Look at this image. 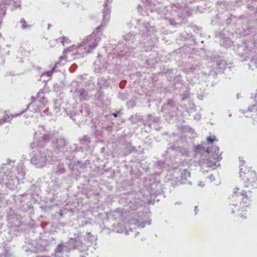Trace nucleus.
Masks as SVG:
<instances>
[{
  "label": "nucleus",
  "instance_id": "obj_5",
  "mask_svg": "<svg viewBox=\"0 0 257 257\" xmlns=\"http://www.w3.org/2000/svg\"><path fill=\"white\" fill-rule=\"evenodd\" d=\"M32 102L27 106V109L34 112H40L42 108L45 106L47 102V100L44 96V92L41 90L37 94V97H32Z\"/></svg>",
  "mask_w": 257,
  "mask_h": 257
},
{
  "label": "nucleus",
  "instance_id": "obj_45",
  "mask_svg": "<svg viewBox=\"0 0 257 257\" xmlns=\"http://www.w3.org/2000/svg\"><path fill=\"white\" fill-rule=\"evenodd\" d=\"M112 2V0H106V2L104 3H107V5L108 4H110Z\"/></svg>",
  "mask_w": 257,
  "mask_h": 257
},
{
  "label": "nucleus",
  "instance_id": "obj_55",
  "mask_svg": "<svg viewBox=\"0 0 257 257\" xmlns=\"http://www.w3.org/2000/svg\"><path fill=\"white\" fill-rule=\"evenodd\" d=\"M1 36H2V35H1V34H0V38L1 37Z\"/></svg>",
  "mask_w": 257,
  "mask_h": 257
},
{
  "label": "nucleus",
  "instance_id": "obj_43",
  "mask_svg": "<svg viewBox=\"0 0 257 257\" xmlns=\"http://www.w3.org/2000/svg\"><path fill=\"white\" fill-rule=\"evenodd\" d=\"M0 257H11V256L8 254H2V255H0Z\"/></svg>",
  "mask_w": 257,
  "mask_h": 257
},
{
  "label": "nucleus",
  "instance_id": "obj_23",
  "mask_svg": "<svg viewBox=\"0 0 257 257\" xmlns=\"http://www.w3.org/2000/svg\"><path fill=\"white\" fill-rule=\"evenodd\" d=\"M63 249V245L62 244H59L58 245L57 248L55 249L56 252H58V253H60L61 252H62Z\"/></svg>",
  "mask_w": 257,
  "mask_h": 257
},
{
  "label": "nucleus",
  "instance_id": "obj_18",
  "mask_svg": "<svg viewBox=\"0 0 257 257\" xmlns=\"http://www.w3.org/2000/svg\"><path fill=\"white\" fill-rule=\"evenodd\" d=\"M20 23L22 24L21 27L23 30L30 29L32 27L31 25L27 24L24 18L21 19Z\"/></svg>",
  "mask_w": 257,
  "mask_h": 257
},
{
  "label": "nucleus",
  "instance_id": "obj_13",
  "mask_svg": "<svg viewBox=\"0 0 257 257\" xmlns=\"http://www.w3.org/2000/svg\"><path fill=\"white\" fill-rule=\"evenodd\" d=\"M123 146H124V150L123 151L122 154L124 156L132 153L135 150V148L133 147L130 143L125 142L123 143Z\"/></svg>",
  "mask_w": 257,
  "mask_h": 257
},
{
  "label": "nucleus",
  "instance_id": "obj_30",
  "mask_svg": "<svg viewBox=\"0 0 257 257\" xmlns=\"http://www.w3.org/2000/svg\"><path fill=\"white\" fill-rule=\"evenodd\" d=\"M146 223H147V222H145V221L144 222H142L141 223H138V226L139 227H141L142 228H144L145 226V225L146 224Z\"/></svg>",
  "mask_w": 257,
  "mask_h": 257
},
{
  "label": "nucleus",
  "instance_id": "obj_2",
  "mask_svg": "<svg viewBox=\"0 0 257 257\" xmlns=\"http://www.w3.org/2000/svg\"><path fill=\"white\" fill-rule=\"evenodd\" d=\"M31 148L33 150L31 163L37 168H42L53 162L52 152L46 149L44 146L36 144V141L31 144Z\"/></svg>",
  "mask_w": 257,
  "mask_h": 257
},
{
  "label": "nucleus",
  "instance_id": "obj_36",
  "mask_svg": "<svg viewBox=\"0 0 257 257\" xmlns=\"http://www.w3.org/2000/svg\"><path fill=\"white\" fill-rule=\"evenodd\" d=\"M208 178H209L211 182L214 180V177L212 174L208 176Z\"/></svg>",
  "mask_w": 257,
  "mask_h": 257
},
{
  "label": "nucleus",
  "instance_id": "obj_34",
  "mask_svg": "<svg viewBox=\"0 0 257 257\" xmlns=\"http://www.w3.org/2000/svg\"><path fill=\"white\" fill-rule=\"evenodd\" d=\"M216 160H217V161H220L222 158L221 157V154L218 155V154H216V157H214Z\"/></svg>",
  "mask_w": 257,
  "mask_h": 257
},
{
  "label": "nucleus",
  "instance_id": "obj_14",
  "mask_svg": "<svg viewBox=\"0 0 257 257\" xmlns=\"http://www.w3.org/2000/svg\"><path fill=\"white\" fill-rule=\"evenodd\" d=\"M2 115H0V124H2L4 122L9 121L12 119V118L15 116H17L18 114H15L14 115H10L7 111H4L2 113Z\"/></svg>",
  "mask_w": 257,
  "mask_h": 257
},
{
  "label": "nucleus",
  "instance_id": "obj_16",
  "mask_svg": "<svg viewBox=\"0 0 257 257\" xmlns=\"http://www.w3.org/2000/svg\"><path fill=\"white\" fill-rule=\"evenodd\" d=\"M65 59V57L64 56H62L59 57V61L57 63H55V66L53 67L52 69L50 71H47L43 73V75H44L46 74L48 76H51L52 75L53 72L55 71V69L56 67V66L60 63L63 60Z\"/></svg>",
  "mask_w": 257,
  "mask_h": 257
},
{
  "label": "nucleus",
  "instance_id": "obj_51",
  "mask_svg": "<svg viewBox=\"0 0 257 257\" xmlns=\"http://www.w3.org/2000/svg\"><path fill=\"white\" fill-rule=\"evenodd\" d=\"M87 234L88 235H90V234H91V233H90V232H87Z\"/></svg>",
  "mask_w": 257,
  "mask_h": 257
},
{
  "label": "nucleus",
  "instance_id": "obj_52",
  "mask_svg": "<svg viewBox=\"0 0 257 257\" xmlns=\"http://www.w3.org/2000/svg\"><path fill=\"white\" fill-rule=\"evenodd\" d=\"M50 24H49V25H48V29L50 28Z\"/></svg>",
  "mask_w": 257,
  "mask_h": 257
},
{
  "label": "nucleus",
  "instance_id": "obj_42",
  "mask_svg": "<svg viewBox=\"0 0 257 257\" xmlns=\"http://www.w3.org/2000/svg\"><path fill=\"white\" fill-rule=\"evenodd\" d=\"M198 211V209L197 208V206H195V208H194L195 214H196L197 213Z\"/></svg>",
  "mask_w": 257,
  "mask_h": 257
},
{
  "label": "nucleus",
  "instance_id": "obj_22",
  "mask_svg": "<svg viewBox=\"0 0 257 257\" xmlns=\"http://www.w3.org/2000/svg\"><path fill=\"white\" fill-rule=\"evenodd\" d=\"M204 164H206L207 167L215 168L216 164L215 162H211L208 159L204 160Z\"/></svg>",
  "mask_w": 257,
  "mask_h": 257
},
{
  "label": "nucleus",
  "instance_id": "obj_4",
  "mask_svg": "<svg viewBox=\"0 0 257 257\" xmlns=\"http://www.w3.org/2000/svg\"><path fill=\"white\" fill-rule=\"evenodd\" d=\"M240 177L244 181L245 187H257V177L255 172L245 167H241L239 171Z\"/></svg>",
  "mask_w": 257,
  "mask_h": 257
},
{
  "label": "nucleus",
  "instance_id": "obj_7",
  "mask_svg": "<svg viewBox=\"0 0 257 257\" xmlns=\"http://www.w3.org/2000/svg\"><path fill=\"white\" fill-rule=\"evenodd\" d=\"M79 237V233L78 234L77 236L75 238H70L69 240L67 242L65 247L68 250L78 249L79 250H83L85 248V245L82 241L78 238Z\"/></svg>",
  "mask_w": 257,
  "mask_h": 257
},
{
  "label": "nucleus",
  "instance_id": "obj_46",
  "mask_svg": "<svg viewBox=\"0 0 257 257\" xmlns=\"http://www.w3.org/2000/svg\"><path fill=\"white\" fill-rule=\"evenodd\" d=\"M142 6L141 5H139L138 7V11L140 12V10H142Z\"/></svg>",
  "mask_w": 257,
  "mask_h": 257
},
{
  "label": "nucleus",
  "instance_id": "obj_29",
  "mask_svg": "<svg viewBox=\"0 0 257 257\" xmlns=\"http://www.w3.org/2000/svg\"><path fill=\"white\" fill-rule=\"evenodd\" d=\"M133 37V36L131 34H126V35H125L124 36V38L126 41H128V40H131L132 39L131 37Z\"/></svg>",
  "mask_w": 257,
  "mask_h": 257
},
{
  "label": "nucleus",
  "instance_id": "obj_39",
  "mask_svg": "<svg viewBox=\"0 0 257 257\" xmlns=\"http://www.w3.org/2000/svg\"><path fill=\"white\" fill-rule=\"evenodd\" d=\"M120 113V111H118L117 112H113L112 113V115L114 116V117H117L118 116V114Z\"/></svg>",
  "mask_w": 257,
  "mask_h": 257
},
{
  "label": "nucleus",
  "instance_id": "obj_3",
  "mask_svg": "<svg viewBox=\"0 0 257 257\" xmlns=\"http://www.w3.org/2000/svg\"><path fill=\"white\" fill-rule=\"evenodd\" d=\"M110 10L107 5V3L104 4L103 10V19L101 25L97 27L95 32H94L91 35L88 36L86 39L83 41L81 46H85L84 49L87 53L91 52L97 46L100 40V34L99 30L101 28L105 26L108 22L110 18Z\"/></svg>",
  "mask_w": 257,
  "mask_h": 257
},
{
  "label": "nucleus",
  "instance_id": "obj_25",
  "mask_svg": "<svg viewBox=\"0 0 257 257\" xmlns=\"http://www.w3.org/2000/svg\"><path fill=\"white\" fill-rule=\"evenodd\" d=\"M21 7V3L20 2H14L13 6H12V10H16V9L20 8Z\"/></svg>",
  "mask_w": 257,
  "mask_h": 257
},
{
  "label": "nucleus",
  "instance_id": "obj_28",
  "mask_svg": "<svg viewBox=\"0 0 257 257\" xmlns=\"http://www.w3.org/2000/svg\"><path fill=\"white\" fill-rule=\"evenodd\" d=\"M148 116L150 117V121H153L154 122H157L159 120L158 117H152L151 115H148Z\"/></svg>",
  "mask_w": 257,
  "mask_h": 257
},
{
  "label": "nucleus",
  "instance_id": "obj_19",
  "mask_svg": "<svg viewBox=\"0 0 257 257\" xmlns=\"http://www.w3.org/2000/svg\"><path fill=\"white\" fill-rule=\"evenodd\" d=\"M236 201L240 202V203L242 204L243 206H247L250 202V199L249 197H244L242 199H235Z\"/></svg>",
  "mask_w": 257,
  "mask_h": 257
},
{
  "label": "nucleus",
  "instance_id": "obj_15",
  "mask_svg": "<svg viewBox=\"0 0 257 257\" xmlns=\"http://www.w3.org/2000/svg\"><path fill=\"white\" fill-rule=\"evenodd\" d=\"M216 68L218 72H222L226 68V61L223 60H219L216 62Z\"/></svg>",
  "mask_w": 257,
  "mask_h": 257
},
{
  "label": "nucleus",
  "instance_id": "obj_32",
  "mask_svg": "<svg viewBox=\"0 0 257 257\" xmlns=\"http://www.w3.org/2000/svg\"><path fill=\"white\" fill-rule=\"evenodd\" d=\"M214 140H215V139H212L210 137H208L206 139L207 142L209 143H213L214 142Z\"/></svg>",
  "mask_w": 257,
  "mask_h": 257
},
{
  "label": "nucleus",
  "instance_id": "obj_12",
  "mask_svg": "<svg viewBox=\"0 0 257 257\" xmlns=\"http://www.w3.org/2000/svg\"><path fill=\"white\" fill-rule=\"evenodd\" d=\"M180 183L185 184L187 182L188 178L190 177V173L187 169L181 170L180 169Z\"/></svg>",
  "mask_w": 257,
  "mask_h": 257
},
{
  "label": "nucleus",
  "instance_id": "obj_26",
  "mask_svg": "<svg viewBox=\"0 0 257 257\" xmlns=\"http://www.w3.org/2000/svg\"><path fill=\"white\" fill-rule=\"evenodd\" d=\"M196 69L195 67H190L189 68L184 69V71L186 73H192Z\"/></svg>",
  "mask_w": 257,
  "mask_h": 257
},
{
  "label": "nucleus",
  "instance_id": "obj_37",
  "mask_svg": "<svg viewBox=\"0 0 257 257\" xmlns=\"http://www.w3.org/2000/svg\"><path fill=\"white\" fill-rule=\"evenodd\" d=\"M169 24L171 26H176V23L174 22L172 20H169Z\"/></svg>",
  "mask_w": 257,
  "mask_h": 257
},
{
  "label": "nucleus",
  "instance_id": "obj_35",
  "mask_svg": "<svg viewBox=\"0 0 257 257\" xmlns=\"http://www.w3.org/2000/svg\"><path fill=\"white\" fill-rule=\"evenodd\" d=\"M149 26V24H144V26L145 28V31H146V32H148L149 31V28H148V26Z\"/></svg>",
  "mask_w": 257,
  "mask_h": 257
},
{
  "label": "nucleus",
  "instance_id": "obj_50",
  "mask_svg": "<svg viewBox=\"0 0 257 257\" xmlns=\"http://www.w3.org/2000/svg\"><path fill=\"white\" fill-rule=\"evenodd\" d=\"M231 213H233L234 212V210L233 208H231Z\"/></svg>",
  "mask_w": 257,
  "mask_h": 257
},
{
  "label": "nucleus",
  "instance_id": "obj_31",
  "mask_svg": "<svg viewBox=\"0 0 257 257\" xmlns=\"http://www.w3.org/2000/svg\"><path fill=\"white\" fill-rule=\"evenodd\" d=\"M202 149V147L201 145H197L195 147L194 151L195 152H198L199 150H201Z\"/></svg>",
  "mask_w": 257,
  "mask_h": 257
},
{
  "label": "nucleus",
  "instance_id": "obj_24",
  "mask_svg": "<svg viewBox=\"0 0 257 257\" xmlns=\"http://www.w3.org/2000/svg\"><path fill=\"white\" fill-rule=\"evenodd\" d=\"M77 47L76 45L72 46L68 48L67 50H64L63 51V54H66L67 52H71L73 51V49H76Z\"/></svg>",
  "mask_w": 257,
  "mask_h": 257
},
{
  "label": "nucleus",
  "instance_id": "obj_6",
  "mask_svg": "<svg viewBox=\"0 0 257 257\" xmlns=\"http://www.w3.org/2000/svg\"><path fill=\"white\" fill-rule=\"evenodd\" d=\"M90 113L91 111L89 106L84 104L81 106L80 113L75 114L71 118L77 123L83 122L86 120V117L89 116Z\"/></svg>",
  "mask_w": 257,
  "mask_h": 257
},
{
  "label": "nucleus",
  "instance_id": "obj_48",
  "mask_svg": "<svg viewBox=\"0 0 257 257\" xmlns=\"http://www.w3.org/2000/svg\"><path fill=\"white\" fill-rule=\"evenodd\" d=\"M199 185L200 186L203 187L204 185L203 184H202V183H200Z\"/></svg>",
  "mask_w": 257,
  "mask_h": 257
},
{
  "label": "nucleus",
  "instance_id": "obj_44",
  "mask_svg": "<svg viewBox=\"0 0 257 257\" xmlns=\"http://www.w3.org/2000/svg\"><path fill=\"white\" fill-rule=\"evenodd\" d=\"M229 205H230V207H231V206H234L235 207H237V203H236V204H233V203L231 204V203H230Z\"/></svg>",
  "mask_w": 257,
  "mask_h": 257
},
{
  "label": "nucleus",
  "instance_id": "obj_38",
  "mask_svg": "<svg viewBox=\"0 0 257 257\" xmlns=\"http://www.w3.org/2000/svg\"><path fill=\"white\" fill-rule=\"evenodd\" d=\"M239 160L240 162H241V164H240V167L244 166V164L245 163V162L242 160V159L241 157L239 158Z\"/></svg>",
  "mask_w": 257,
  "mask_h": 257
},
{
  "label": "nucleus",
  "instance_id": "obj_1",
  "mask_svg": "<svg viewBox=\"0 0 257 257\" xmlns=\"http://www.w3.org/2000/svg\"><path fill=\"white\" fill-rule=\"evenodd\" d=\"M15 162V160L8 159L7 163L3 164L0 167V172L4 173L3 176V182L1 183H5L7 187L10 189L16 188L25 175L23 166L21 164H19L16 170H14L13 171H9L8 165H10L11 162L14 163Z\"/></svg>",
  "mask_w": 257,
  "mask_h": 257
},
{
  "label": "nucleus",
  "instance_id": "obj_21",
  "mask_svg": "<svg viewBox=\"0 0 257 257\" xmlns=\"http://www.w3.org/2000/svg\"><path fill=\"white\" fill-rule=\"evenodd\" d=\"M81 144L87 145L90 142V138L87 136H84L83 138L80 140Z\"/></svg>",
  "mask_w": 257,
  "mask_h": 257
},
{
  "label": "nucleus",
  "instance_id": "obj_11",
  "mask_svg": "<svg viewBox=\"0 0 257 257\" xmlns=\"http://www.w3.org/2000/svg\"><path fill=\"white\" fill-rule=\"evenodd\" d=\"M239 190L238 188H235L233 190V194L232 195V198H234L235 199H242L244 197H248L246 194V192L245 191H242L241 193H238V191Z\"/></svg>",
  "mask_w": 257,
  "mask_h": 257
},
{
  "label": "nucleus",
  "instance_id": "obj_53",
  "mask_svg": "<svg viewBox=\"0 0 257 257\" xmlns=\"http://www.w3.org/2000/svg\"><path fill=\"white\" fill-rule=\"evenodd\" d=\"M75 54H76V53H75ZM71 54V55H73V54H74V53H71V54Z\"/></svg>",
  "mask_w": 257,
  "mask_h": 257
},
{
  "label": "nucleus",
  "instance_id": "obj_27",
  "mask_svg": "<svg viewBox=\"0 0 257 257\" xmlns=\"http://www.w3.org/2000/svg\"><path fill=\"white\" fill-rule=\"evenodd\" d=\"M61 43L63 44V45H65V43L68 44L69 42V39L68 38L65 37H63L62 38H60Z\"/></svg>",
  "mask_w": 257,
  "mask_h": 257
},
{
  "label": "nucleus",
  "instance_id": "obj_41",
  "mask_svg": "<svg viewBox=\"0 0 257 257\" xmlns=\"http://www.w3.org/2000/svg\"><path fill=\"white\" fill-rule=\"evenodd\" d=\"M64 172V168L60 169V170L57 171V173H63Z\"/></svg>",
  "mask_w": 257,
  "mask_h": 257
},
{
  "label": "nucleus",
  "instance_id": "obj_33",
  "mask_svg": "<svg viewBox=\"0 0 257 257\" xmlns=\"http://www.w3.org/2000/svg\"><path fill=\"white\" fill-rule=\"evenodd\" d=\"M55 257H63L62 255V252H61L60 253H58V252H55L54 254Z\"/></svg>",
  "mask_w": 257,
  "mask_h": 257
},
{
  "label": "nucleus",
  "instance_id": "obj_40",
  "mask_svg": "<svg viewBox=\"0 0 257 257\" xmlns=\"http://www.w3.org/2000/svg\"><path fill=\"white\" fill-rule=\"evenodd\" d=\"M255 62L254 60H251L250 63L249 64V66H251L253 64H255Z\"/></svg>",
  "mask_w": 257,
  "mask_h": 257
},
{
  "label": "nucleus",
  "instance_id": "obj_49",
  "mask_svg": "<svg viewBox=\"0 0 257 257\" xmlns=\"http://www.w3.org/2000/svg\"><path fill=\"white\" fill-rule=\"evenodd\" d=\"M181 204V202H176L175 203V204Z\"/></svg>",
  "mask_w": 257,
  "mask_h": 257
},
{
  "label": "nucleus",
  "instance_id": "obj_10",
  "mask_svg": "<svg viewBox=\"0 0 257 257\" xmlns=\"http://www.w3.org/2000/svg\"><path fill=\"white\" fill-rule=\"evenodd\" d=\"M66 142L63 138H59L53 143V147L55 151H59L61 148L66 145Z\"/></svg>",
  "mask_w": 257,
  "mask_h": 257
},
{
  "label": "nucleus",
  "instance_id": "obj_20",
  "mask_svg": "<svg viewBox=\"0 0 257 257\" xmlns=\"http://www.w3.org/2000/svg\"><path fill=\"white\" fill-rule=\"evenodd\" d=\"M8 203V200L5 199V194H0V207H2Z\"/></svg>",
  "mask_w": 257,
  "mask_h": 257
},
{
  "label": "nucleus",
  "instance_id": "obj_8",
  "mask_svg": "<svg viewBox=\"0 0 257 257\" xmlns=\"http://www.w3.org/2000/svg\"><path fill=\"white\" fill-rule=\"evenodd\" d=\"M241 47L245 48L246 50L244 53L247 54L248 52L257 49V40L256 41L253 40L246 41Z\"/></svg>",
  "mask_w": 257,
  "mask_h": 257
},
{
  "label": "nucleus",
  "instance_id": "obj_47",
  "mask_svg": "<svg viewBox=\"0 0 257 257\" xmlns=\"http://www.w3.org/2000/svg\"><path fill=\"white\" fill-rule=\"evenodd\" d=\"M231 45V41H228V45H227V46H229V45ZM225 47H227V46H226V45H225Z\"/></svg>",
  "mask_w": 257,
  "mask_h": 257
},
{
  "label": "nucleus",
  "instance_id": "obj_9",
  "mask_svg": "<svg viewBox=\"0 0 257 257\" xmlns=\"http://www.w3.org/2000/svg\"><path fill=\"white\" fill-rule=\"evenodd\" d=\"M74 95L81 100H86L88 98L87 91L83 88L76 89L74 92Z\"/></svg>",
  "mask_w": 257,
  "mask_h": 257
},
{
  "label": "nucleus",
  "instance_id": "obj_17",
  "mask_svg": "<svg viewBox=\"0 0 257 257\" xmlns=\"http://www.w3.org/2000/svg\"><path fill=\"white\" fill-rule=\"evenodd\" d=\"M51 139V136L50 135H45L43 137V140L42 141L40 142H36V144H39L41 145L42 146H44V144L46 143L47 142H48Z\"/></svg>",
  "mask_w": 257,
  "mask_h": 257
},
{
  "label": "nucleus",
  "instance_id": "obj_54",
  "mask_svg": "<svg viewBox=\"0 0 257 257\" xmlns=\"http://www.w3.org/2000/svg\"><path fill=\"white\" fill-rule=\"evenodd\" d=\"M148 222V224H150V221H147Z\"/></svg>",
  "mask_w": 257,
  "mask_h": 257
}]
</instances>
